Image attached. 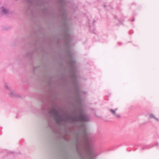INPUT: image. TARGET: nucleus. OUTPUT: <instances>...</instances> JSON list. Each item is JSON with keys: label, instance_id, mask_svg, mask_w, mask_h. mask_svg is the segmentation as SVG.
Returning a JSON list of instances; mask_svg holds the SVG:
<instances>
[{"label": "nucleus", "instance_id": "nucleus-11", "mask_svg": "<svg viewBox=\"0 0 159 159\" xmlns=\"http://www.w3.org/2000/svg\"><path fill=\"white\" fill-rule=\"evenodd\" d=\"M156 119L157 120H158V119H157L156 118Z\"/></svg>", "mask_w": 159, "mask_h": 159}, {"label": "nucleus", "instance_id": "nucleus-6", "mask_svg": "<svg viewBox=\"0 0 159 159\" xmlns=\"http://www.w3.org/2000/svg\"><path fill=\"white\" fill-rule=\"evenodd\" d=\"M1 11L3 14H7L8 13V10L5 7H2L1 8Z\"/></svg>", "mask_w": 159, "mask_h": 159}, {"label": "nucleus", "instance_id": "nucleus-10", "mask_svg": "<svg viewBox=\"0 0 159 159\" xmlns=\"http://www.w3.org/2000/svg\"><path fill=\"white\" fill-rule=\"evenodd\" d=\"M60 2H61V3H62V1H61V0H60Z\"/></svg>", "mask_w": 159, "mask_h": 159}, {"label": "nucleus", "instance_id": "nucleus-4", "mask_svg": "<svg viewBox=\"0 0 159 159\" xmlns=\"http://www.w3.org/2000/svg\"><path fill=\"white\" fill-rule=\"evenodd\" d=\"M72 78L73 80V84L74 89H75V93L77 94H80L79 89L78 88V83L76 80V76L75 74L72 75Z\"/></svg>", "mask_w": 159, "mask_h": 159}, {"label": "nucleus", "instance_id": "nucleus-1", "mask_svg": "<svg viewBox=\"0 0 159 159\" xmlns=\"http://www.w3.org/2000/svg\"><path fill=\"white\" fill-rule=\"evenodd\" d=\"M56 122L59 125H64L67 122L74 123L76 122L87 121L89 120V116L84 112L81 108H79L71 116H68L67 114H62L56 109H52L49 112Z\"/></svg>", "mask_w": 159, "mask_h": 159}, {"label": "nucleus", "instance_id": "nucleus-7", "mask_svg": "<svg viewBox=\"0 0 159 159\" xmlns=\"http://www.w3.org/2000/svg\"><path fill=\"white\" fill-rule=\"evenodd\" d=\"M11 97H17V95L15 91H11Z\"/></svg>", "mask_w": 159, "mask_h": 159}, {"label": "nucleus", "instance_id": "nucleus-2", "mask_svg": "<svg viewBox=\"0 0 159 159\" xmlns=\"http://www.w3.org/2000/svg\"><path fill=\"white\" fill-rule=\"evenodd\" d=\"M84 130L85 134L84 140L85 142V149L87 152H88L89 153L90 156L91 157L92 156V152L90 144L89 138L86 133L85 129H84Z\"/></svg>", "mask_w": 159, "mask_h": 159}, {"label": "nucleus", "instance_id": "nucleus-9", "mask_svg": "<svg viewBox=\"0 0 159 159\" xmlns=\"http://www.w3.org/2000/svg\"><path fill=\"white\" fill-rule=\"evenodd\" d=\"M150 117L151 118H153V116L152 115H151L150 116Z\"/></svg>", "mask_w": 159, "mask_h": 159}, {"label": "nucleus", "instance_id": "nucleus-5", "mask_svg": "<svg viewBox=\"0 0 159 159\" xmlns=\"http://www.w3.org/2000/svg\"><path fill=\"white\" fill-rule=\"evenodd\" d=\"M69 66L72 70H73L75 67V63L73 59L71 57L69 62Z\"/></svg>", "mask_w": 159, "mask_h": 159}, {"label": "nucleus", "instance_id": "nucleus-8", "mask_svg": "<svg viewBox=\"0 0 159 159\" xmlns=\"http://www.w3.org/2000/svg\"><path fill=\"white\" fill-rule=\"evenodd\" d=\"M4 87L6 89L11 91V89L9 87V84L8 83H4Z\"/></svg>", "mask_w": 159, "mask_h": 159}, {"label": "nucleus", "instance_id": "nucleus-3", "mask_svg": "<svg viewBox=\"0 0 159 159\" xmlns=\"http://www.w3.org/2000/svg\"><path fill=\"white\" fill-rule=\"evenodd\" d=\"M108 111L116 117L119 118L120 117L119 111L118 108L109 107Z\"/></svg>", "mask_w": 159, "mask_h": 159}]
</instances>
